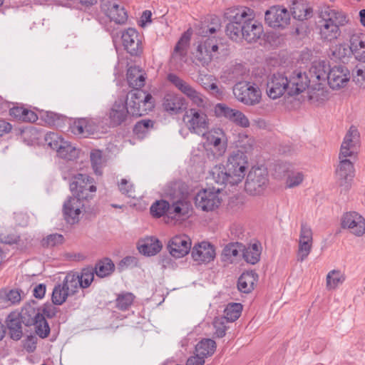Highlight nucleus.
Segmentation results:
<instances>
[{"mask_svg": "<svg viewBox=\"0 0 365 365\" xmlns=\"http://www.w3.org/2000/svg\"><path fill=\"white\" fill-rule=\"evenodd\" d=\"M93 182V179L86 174L78 173L72 178L70 190L73 196L69 197L63 206V215L68 223L74 224L78 221L84 207L83 200L91 198L96 192V187Z\"/></svg>", "mask_w": 365, "mask_h": 365, "instance_id": "1", "label": "nucleus"}, {"mask_svg": "<svg viewBox=\"0 0 365 365\" xmlns=\"http://www.w3.org/2000/svg\"><path fill=\"white\" fill-rule=\"evenodd\" d=\"M248 159L245 154L232 152L225 166L215 165L210 172L211 179L221 186L235 185L240 182L245 175Z\"/></svg>", "mask_w": 365, "mask_h": 365, "instance_id": "2", "label": "nucleus"}, {"mask_svg": "<svg viewBox=\"0 0 365 365\" xmlns=\"http://www.w3.org/2000/svg\"><path fill=\"white\" fill-rule=\"evenodd\" d=\"M317 28L323 41H331L341 34L340 27L348 23L345 14L329 6H322L319 14Z\"/></svg>", "mask_w": 365, "mask_h": 365, "instance_id": "3", "label": "nucleus"}, {"mask_svg": "<svg viewBox=\"0 0 365 365\" xmlns=\"http://www.w3.org/2000/svg\"><path fill=\"white\" fill-rule=\"evenodd\" d=\"M265 23L274 29H284L290 23V12L286 1L282 4L272 6L265 11Z\"/></svg>", "mask_w": 365, "mask_h": 365, "instance_id": "4", "label": "nucleus"}, {"mask_svg": "<svg viewBox=\"0 0 365 365\" xmlns=\"http://www.w3.org/2000/svg\"><path fill=\"white\" fill-rule=\"evenodd\" d=\"M267 170L260 167L252 168L247 176L245 189L250 195H260L267 187Z\"/></svg>", "mask_w": 365, "mask_h": 365, "instance_id": "5", "label": "nucleus"}, {"mask_svg": "<svg viewBox=\"0 0 365 365\" xmlns=\"http://www.w3.org/2000/svg\"><path fill=\"white\" fill-rule=\"evenodd\" d=\"M222 190V187H212L200 191L195 197V206L206 212L217 208L221 203L219 193Z\"/></svg>", "mask_w": 365, "mask_h": 365, "instance_id": "6", "label": "nucleus"}, {"mask_svg": "<svg viewBox=\"0 0 365 365\" xmlns=\"http://www.w3.org/2000/svg\"><path fill=\"white\" fill-rule=\"evenodd\" d=\"M130 114L128 106V96L119 98L112 104L106 113L109 120L110 125L117 127L125 123Z\"/></svg>", "mask_w": 365, "mask_h": 365, "instance_id": "7", "label": "nucleus"}, {"mask_svg": "<svg viewBox=\"0 0 365 365\" xmlns=\"http://www.w3.org/2000/svg\"><path fill=\"white\" fill-rule=\"evenodd\" d=\"M100 9L110 21L116 24H124L127 21L128 14L118 0H101Z\"/></svg>", "mask_w": 365, "mask_h": 365, "instance_id": "8", "label": "nucleus"}, {"mask_svg": "<svg viewBox=\"0 0 365 365\" xmlns=\"http://www.w3.org/2000/svg\"><path fill=\"white\" fill-rule=\"evenodd\" d=\"M155 102L150 93H133L128 106L132 115L141 116L152 110Z\"/></svg>", "mask_w": 365, "mask_h": 365, "instance_id": "9", "label": "nucleus"}, {"mask_svg": "<svg viewBox=\"0 0 365 365\" xmlns=\"http://www.w3.org/2000/svg\"><path fill=\"white\" fill-rule=\"evenodd\" d=\"M217 40L215 38H202L195 52V58L202 66L208 65L218 54Z\"/></svg>", "mask_w": 365, "mask_h": 365, "instance_id": "10", "label": "nucleus"}, {"mask_svg": "<svg viewBox=\"0 0 365 365\" xmlns=\"http://www.w3.org/2000/svg\"><path fill=\"white\" fill-rule=\"evenodd\" d=\"M183 122L191 132L198 135H204L208 128L207 116L201 110L191 108L187 110L183 116Z\"/></svg>", "mask_w": 365, "mask_h": 365, "instance_id": "11", "label": "nucleus"}, {"mask_svg": "<svg viewBox=\"0 0 365 365\" xmlns=\"http://www.w3.org/2000/svg\"><path fill=\"white\" fill-rule=\"evenodd\" d=\"M339 164L336 170V180L341 189V192H347L351 185L354 176V169L352 163L347 158H341L339 155Z\"/></svg>", "mask_w": 365, "mask_h": 365, "instance_id": "12", "label": "nucleus"}, {"mask_svg": "<svg viewBox=\"0 0 365 365\" xmlns=\"http://www.w3.org/2000/svg\"><path fill=\"white\" fill-rule=\"evenodd\" d=\"M122 43L124 49L132 56H140L143 52L142 36L133 28L122 32Z\"/></svg>", "mask_w": 365, "mask_h": 365, "instance_id": "13", "label": "nucleus"}, {"mask_svg": "<svg viewBox=\"0 0 365 365\" xmlns=\"http://www.w3.org/2000/svg\"><path fill=\"white\" fill-rule=\"evenodd\" d=\"M191 34L189 31L184 32L177 42L172 53L170 63L175 68H180L186 61L187 48L190 44Z\"/></svg>", "mask_w": 365, "mask_h": 365, "instance_id": "14", "label": "nucleus"}, {"mask_svg": "<svg viewBox=\"0 0 365 365\" xmlns=\"http://www.w3.org/2000/svg\"><path fill=\"white\" fill-rule=\"evenodd\" d=\"M360 145V133L356 126L351 125L341 145V158L352 156Z\"/></svg>", "mask_w": 365, "mask_h": 365, "instance_id": "15", "label": "nucleus"}, {"mask_svg": "<svg viewBox=\"0 0 365 365\" xmlns=\"http://www.w3.org/2000/svg\"><path fill=\"white\" fill-rule=\"evenodd\" d=\"M224 16L230 23L236 22L240 24H245L250 20L255 19V14L249 7L238 6L227 9L224 13Z\"/></svg>", "mask_w": 365, "mask_h": 365, "instance_id": "16", "label": "nucleus"}, {"mask_svg": "<svg viewBox=\"0 0 365 365\" xmlns=\"http://www.w3.org/2000/svg\"><path fill=\"white\" fill-rule=\"evenodd\" d=\"M167 248L173 257L180 258L185 256L190 250L191 240L185 235H176L169 240Z\"/></svg>", "mask_w": 365, "mask_h": 365, "instance_id": "17", "label": "nucleus"}, {"mask_svg": "<svg viewBox=\"0 0 365 365\" xmlns=\"http://www.w3.org/2000/svg\"><path fill=\"white\" fill-rule=\"evenodd\" d=\"M341 226L348 228L351 233L361 236L365 233V220L356 212H346L342 217Z\"/></svg>", "mask_w": 365, "mask_h": 365, "instance_id": "18", "label": "nucleus"}, {"mask_svg": "<svg viewBox=\"0 0 365 365\" xmlns=\"http://www.w3.org/2000/svg\"><path fill=\"white\" fill-rule=\"evenodd\" d=\"M192 259L198 263H208L215 257V250L210 242H202L194 245L191 250Z\"/></svg>", "mask_w": 365, "mask_h": 365, "instance_id": "19", "label": "nucleus"}, {"mask_svg": "<svg viewBox=\"0 0 365 365\" xmlns=\"http://www.w3.org/2000/svg\"><path fill=\"white\" fill-rule=\"evenodd\" d=\"M349 80V71L344 66L339 65L329 69L328 83L331 88H343Z\"/></svg>", "mask_w": 365, "mask_h": 365, "instance_id": "20", "label": "nucleus"}, {"mask_svg": "<svg viewBox=\"0 0 365 365\" xmlns=\"http://www.w3.org/2000/svg\"><path fill=\"white\" fill-rule=\"evenodd\" d=\"M348 46L356 60L365 63V34H351L349 36Z\"/></svg>", "mask_w": 365, "mask_h": 365, "instance_id": "21", "label": "nucleus"}, {"mask_svg": "<svg viewBox=\"0 0 365 365\" xmlns=\"http://www.w3.org/2000/svg\"><path fill=\"white\" fill-rule=\"evenodd\" d=\"M286 4L295 19L304 21L312 16L313 10L304 1L286 0Z\"/></svg>", "mask_w": 365, "mask_h": 365, "instance_id": "22", "label": "nucleus"}, {"mask_svg": "<svg viewBox=\"0 0 365 365\" xmlns=\"http://www.w3.org/2000/svg\"><path fill=\"white\" fill-rule=\"evenodd\" d=\"M126 76L128 86L133 90L139 91L145 84L147 74L139 66H130L128 68Z\"/></svg>", "mask_w": 365, "mask_h": 365, "instance_id": "23", "label": "nucleus"}, {"mask_svg": "<svg viewBox=\"0 0 365 365\" xmlns=\"http://www.w3.org/2000/svg\"><path fill=\"white\" fill-rule=\"evenodd\" d=\"M163 106L167 112L176 114L186 108V103L180 94L167 93L164 97Z\"/></svg>", "mask_w": 365, "mask_h": 365, "instance_id": "24", "label": "nucleus"}, {"mask_svg": "<svg viewBox=\"0 0 365 365\" xmlns=\"http://www.w3.org/2000/svg\"><path fill=\"white\" fill-rule=\"evenodd\" d=\"M310 73H312L311 78H312V81H318V87L312 88V91H323L324 88L322 86L323 83L329 81V71L328 72V69L326 68L324 63L320 62L312 66Z\"/></svg>", "mask_w": 365, "mask_h": 365, "instance_id": "25", "label": "nucleus"}, {"mask_svg": "<svg viewBox=\"0 0 365 365\" xmlns=\"http://www.w3.org/2000/svg\"><path fill=\"white\" fill-rule=\"evenodd\" d=\"M162 243L154 237H148L140 240L138 243V250L140 253L147 256H153L162 249Z\"/></svg>", "mask_w": 365, "mask_h": 365, "instance_id": "26", "label": "nucleus"}, {"mask_svg": "<svg viewBox=\"0 0 365 365\" xmlns=\"http://www.w3.org/2000/svg\"><path fill=\"white\" fill-rule=\"evenodd\" d=\"M262 34V25L254 19L244 24L243 38L248 43L256 42Z\"/></svg>", "mask_w": 365, "mask_h": 365, "instance_id": "27", "label": "nucleus"}, {"mask_svg": "<svg viewBox=\"0 0 365 365\" xmlns=\"http://www.w3.org/2000/svg\"><path fill=\"white\" fill-rule=\"evenodd\" d=\"M96 127L90 119L82 118L73 122L71 126V132L76 135L86 138L92 134Z\"/></svg>", "mask_w": 365, "mask_h": 365, "instance_id": "28", "label": "nucleus"}, {"mask_svg": "<svg viewBox=\"0 0 365 365\" xmlns=\"http://www.w3.org/2000/svg\"><path fill=\"white\" fill-rule=\"evenodd\" d=\"M258 275L253 271L243 272L237 281L238 289L243 293H250L254 289Z\"/></svg>", "mask_w": 365, "mask_h": 365, "instance_id": "29", "label": "nucleus"}, {"mask_svg": "<svg viewBox=\"0 0 365 365\" xmlns=\"http://www.w3.org/2000/svg\"><path fill=\"white\" fill-rule=\"evenodd\" d=\"M9 114L18 121L34 123L38 119L37 115L34 111L22 106L9 108Z\"/></svg>", "mask_w": 365, "mask_h": 365, "instance_id": "30", "label": "nucleus"}, {"mask_svg": "<svg viewBox=\"0 0 365 365\" xmlns=\"http://www.w3.org/2000/svg\"><path fill=\"white\" fill-rule=\"evenodd\" d=\"M247 73V70L243 64L235 63L230 64L224 70L221 78H224L225 81H235Z\"/></svg>", "mask_w": 365, "mask_h": 365, "instance_id": "31", "label": "nucleus"}, {"mask_svg": "<svg viewBox=\"0 0 365 365\" xmlns=\"http://www.w3.org/2000/svg\"><path fill=\"white\" fill-rule=\"evenodd\" d=\"M269 91H287L289 90V80L281 73L274 74L267 82Z\"/></svg>", "mask_w": 365, "mask_h": 365, "instance_id": "32", "label": "nucleus"}, {"mask_svg": "<svg viewBox=\"0 0 365 365\" xmlns=\"http://www.w3.org/2000/svg\"><path fill=\"white\" fill-rule=\"evenodd\" d=\"M207 142L217 148L220 152L225 150V135L224 131L221 128H215L207 133Z\"/></svg>", "mask_w": 365, "mask_h": 365, "instance_id": "33", "label": "nucleus"}, {"mask_svg": "<svg viewBox=\"0 0 365 365\" xmlns=\"http://www.w3.org/2000/svg\"><path fill=\"white\" fill-rule=\"evenodd\" d=\"M310 80L306 73L297 72L289 79V91H305L309 88Z\"/></svg>", "mask_w": 365, "mask_h": 365, "instance_id": "34", "label": "nucleus"}, {"mask_svg": "<svg viewBox=\"0 0 365 365\" xmlns=\"http://www.w3.org/2000/svg\"><path fill=\"white\" fill-rule=\"evenodd\" d=\"M216 349V343L211 339H203L195 346V353L202 359L212 356Z\"/></svg>", "mask_w": 365, "mask_h": 365, "instance_id": "35", "label": "nucleus"}, {"mask_svg": "<svg viewBox=\"0 0 365 365\" xmlns=\"http://www.w3.org/2000/svg\"><path fill=\"white\" fill-rule=\"evenodd\" d=\"M187 213V204L182 200H178L171 205L169 203L167 217L171 220H179L182 217L186 216Z\"/></svg>", "mask_w": 365, "mask_h": 365, "instance_id": "36", "label": "nucleus"}, {"mask_svg": "<svg viewBox=\"0 0 365 365\" xmlns=\"http://www.w3.org/2000/svg\"><path fill=\"white\" fill-rule=\"evenodd\" d=\"M32 322L35 326L36 334L42 339L46 338L50 333V327L44 316L41 312H37Z\"/></svg>", "mask_w": 365, "mask_h": 365, "instance_id": "37", "label": "nucleus"}, {"mask_svg": "<svg viewBox=\"0 0 365 365\" xmlns=\"http://www.w3.org/2000/svg\"><path fill=\"white\" fill-rule=\"evenodd\" d=\"M255 140L253 138L245 133H239L236 140L237 150L235 152H240L246 155V153H249L253 150Z\"/></svg>", "mask_w": 365, "mask_h": 365, "instance_id": "38", "label": "nucleus"}, {"mask_svg": "<svg viewBox=\"0 0 365 365\" xmlns=\"http://www.w3.org/2000/svg\"><path fill=\"white\" fill-rule=\"evenodd\" d=\"M260 247L257 243L250 245L247 247L243 246L242 256L247 263L255 264L258 262L260 258Z\"/></svg>", "mask_w": 365, "mask_h": 365, "instance_id": "39", "label": "nucleus"}, {"mask_svg": "<svg viewBox=\"0 0 365 365\" xmlns=\"http://www.w3.org/2000/svg\"><path fill=\"white\" fill-rule=\"evenodd\" d=\"M7 327L9 330L10 336L14 340H19L22 336L21 321L19 317L14 315H9L7 319Z\"/></svg>", "mask_w": 365, "mask_h": 365, "instance_id": "40", "label": "nucleus"}, {"mask_svg": "<svg viewBox=\"0 0 365 365\" xmlns=\"http://www.w3.org/2000/svg\"><path fill=\"white\" fill-rule=\"evenodd\" d=\"M350 48L345 43H339L336 45L331 50V58L346 63L351 56Z\"/></svg>", "mask_w": 365, "mask_h": 365, "instance_id": "41", "label": "nucleus"}, {"mask_svg": "<svg viewBox=\"0 0 365 365\" xmlns=\"http://www.w3.org/2000/svg\"><path fill=\"white\" fill-rule=\"evenodd\" d=\"M115 265L111 259L105 258L96 263L94 272L99 277H106L112 274L114 271Z\"/></svg>", "mask_w": 365, "mask_h": 365, "instance_id": "42", "label": "nucleus"}, {"mask_svg": "<svg viewBox=\"0 0 365 365\" xmlns=\"http://www.w3.org/2000/svg\"><path fill=\"white\" fill-rule=\"evenodd\" d=\"M57 155L61 158L73 160L78 158V150L71 143L65 141L61 147H58Z\"/></svg>", "mask_w": 365, "mask_h": 365, "instance_id": "43", "label": "nucleus"}, {"mask_svg": "<svg viewBox=\"0 0 365 365\" xmlns=\"http://www.w3.org/2000/svg\"><path fill=\"white\" fill-rule=\"evenodd\" d=\"M63 286L69 295H74L80 287L78 273H68L64 278Z\"/></svg>", "mask_w": 365, "mask_h": 365, "instance_id": "44", "label": "nucleus"}, {"mask_svg": "<svg viewBox=\"0 0 365 365\" xmlns=\"http://www.w3.org/2000/svg\"><path fill=\"white\" fill-rule=\"evenodd\" d=\"M242 306L240 303L229 304L224 310V316L225 321L232 322L236 321L242 313Z\"/></svg>", "mask_w": 365, "mask_h": 365, "instance_id": "45", "label": "nucleus"}, {"mask_svg": "<svg viewBox=\"0 0 365 365\" xmlns=\"http://www.w3.org/2000/svg\"><path fill=\"white\" fill-rule=\"evenodd\" d=\"M155 122L150 119H143L136 123L133 133L140 138H143L154 128Z\"/></svg>", "mask_w": 365, "mask_h": 365, "instance_id": "46", "label": "nucleus"}, {"mask_svg": "<svg viewBox=\"0 0 365 365\" xmlns=\"http://www.w3.org/2000/svg\"><path fill=\"white\" fill-rule=\"evenodd\" d=\"M237 100L247 106H255L262 99L261 93H234Z\"/></svg>", "mask_w": 365, "mask_h": 365, "instance_id": "47", "label": "nucleus"}, {"mask_svg": "<svg viewBox=\"0 0 365 365\" xmlns=\"http://www.w3.org/2000/svg\"><path fill=\"white\" fill-rule=\"evenodd\" d=\"M90 160L94 173L99 175H101L102 168L105 163L102 152L100 150H92L90 153Z\"/></svg>", "mask_w": 365, "mask_h": 365, "instance_id": "48", "label": "nucleus"}, {"mask_svg": "<svg viewBox=\"0 0 365 365\" xmlns=\"http://www.w3.org/2000/svg\"><path fill=\"white\" fill-rule=\"evenodd\" d=\"M244 24L232 22L228 23L226 26V34L233 41H238L243 38Z\"/></svg>", "mask_w": 365, "mask_h": 365, "instance_id": "49", "label": "nucleus"}, {"mask_svg": "<svg viewBox=\"0 0 365 365\" xmlns=\"http://www.w3.org/2000/svg\"><path fill=\"white\" fill-rule=\"evenodd\" d=\"M169 209V202L164 200L155 201L150 207V210L153 216L160 217L162 216L168 217Z\"/></svg>", "mask_w": 365, "mask_h": 365, "instance_id": "50", "label": "nucleus"}, {"mask_svg": "<svg viewBox=\"0 0 365 365\" xmlns=\"http://www.w3.org/2000/svg\"><path fill=\"white\" fill-rule=\"evenodd\" d=\"M134 299L135 296L130 292L120 294L116 298L115 306L121 311L128 310L133 304Z\"/></svg>", "mask_w": 365, "mask_h": 365, "instance_id": "51", "label": "nucleus"}, {"mask_svg": "<svg viewBox=\"0 0 365 365\" xmlns=\"http://www.w3.org/2000/svg\"><path fill=\"white\" fill-rule=\"evenodd\" d=\"M68 296L70 295L66 292V289L64 288L63 284H57L53 289L51 297L52 302L56 305H61L66 302Z\"/></svg>", "mask_w": 365, "mask_h": 365, "instance_id": "52", "label": "nucleus"}, {"mask_svg": "<svg viewBox=\"0 0 365 365\" xmlns=\"http://www.w3.org/2000/svg\"><path fill=\"white\" fill-rule=\"evenodd\" d=\"M302 172L297 170H288L286 178V187L292 188L299 186L304 180Z\"/></svg>", "mask_w": 365, "mask_h": 365, "instance_id": "53", "label": "nucleus"}, {"mask_svg": "<svg viewBox=\"0 0 365 365\" xmlns=\"http://www.w3.org/2000/svg\"><path fill=\"white\" fill-rule=\"evenodd\" d=\"M94 274V269L93 267L83 268L81 274H78L80 287L82 289L89 287L93 281Z\"/></svg>", "mask_w": 365, "mask_h": 365, "instance_id": "54", "label": "nucleus"}, {"mask_svg": "<svg viewBox=\"0 0 365 365\" xmlns=\"http://www.w3.org/2000/svg\"><path fill=\"white\" fill-rule=\"evenodd\" d=\"M344 278L341 273L337 270H331L327 275V288L334 289L340 284H342Z\"/></svg>", "mask_w": 365, "mask_h": 365, "instance_id": "55", "label": "nucleus"}, {"mask_svg": "<svg viewBox=\"0 0 365 365\" xmlns=\"http://www.w3.org/2000/svg\"><path fill=\"white\" fill-rule=\"evenodd\" d=\"M45 143L51 149L56 150H58V147L63 145L66 140L61 138L57 133L49 132L45 135L44 137Z\"/></svg>", "mask_w": 365, "mask_h": 365, "instance_id": "56", "label": "nucleus"}, {"mask_svg": "<svg viewBox=\"0 0 365 365\" xmlns=\"http://www.w3.org/2000/svg\"><path fill=\"white\" fill-rule=\"evenodd\" d=\"M237 110L232 109L223 103H217L215 106V113L217 117H225L230 121L232 120Z\"/></svg>", "mask_w": 365, "mask_h": 365, "instance_id": "57", "label": "nucleus"}, {"mask_svg": "<svg viewBox=\"0 0 365 365\" xmlns=\"http://www.w3.org/2000/svg\"><path fill=\"white\" fill-rule=\"evenodd\" d=\"M167 79L180 91H194L185 81L175 73H169Z\"/></svg>", "mask_w": 365, "mask_h": 365, "instance_id": "58", "label": "nucleus"}, {"mask_svg": "<svg viewBox=\"0 0 365 365\" xmlns=\"http://www.w3.org/2000/svg\"><path fill=\"white\" fill-rule=\"evenodd\" d=\"M243 245L241 243H230L223 249L222 255L227 259L237 257L242 251Z\"/></svg>", "mask_w": 365, "mask_h": 365, "instance_id": "59", "label": "nucleus"}, {"mask_svg": "<svg viewBox=\"0 0 365 365\" xmlns=\"http://www.w3.org/2000/svg\"><path fill=\"white\" fill-rule=\"evenodd\" d=\"M309 102L312 104L319 106L324 103L330 98V93H306Z\"/></svg>", "mask_w": 365, "mask_h": 365, "instance_id": "60", "label": "nucleus"}, {"mask_svg": "<svg viewBox=\"0 0 365 365\" xmlns=\"http://www.w3.org/2000/svg\"><path fill=\"white\" fill-rule=\"evenodd\" d=\"M225 317H216L213 321V327L215 329V334L218 338L223 337L226 334L227 327Z\"/></svg>", "mask_w": 365, "mask_h": 365, "instance_id": "61", "label": "nucleus"}, {"mask_svg": "<svg viewBox=\"0 0 365 365\" xmlns=\"http://www.w3.org/2000/svg\"><path fill=\"white\" fill-rule=\"evenodd\" d=\"M64 237L61 234H51L48 235L42 241V245L46 247H54L63 243Z\"/></svg>", "mask_w": 365, "mask_h": 365, "instance_id": "62", "label": "nucleus"}, {"mask_svg": "<svg viewBox=\"0 0 365 365\" xmlns=\"http://www.w3.org/2000/svg\"><path fill=\"white\" fill-rule=\"evenodd\" d=\"M187 97L198 107L205 108L208 106V101L205 98L202 93H186Z\"/></svg>", "mask_w": 365, "mask_h": 365, "instance_id": "63", "label": "nucleus"}, {"mask_svg": "<svg viewBox=\"0 0 365 365\" xmlns=\"http://www.w3.org/2000/svg\"><path fill=\"white\" fill-rule=\"evenodd\" d=\"M118 189L120 192L130 197H134V187L132 183L128 182L126 179H121L118 183Z\"/></svg>", "mask_w": 365, "mask_h": 365, "instance_id": "64", "label": "nucleus"}]
</instances>
